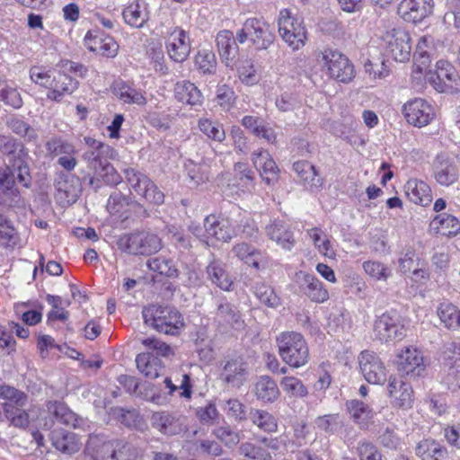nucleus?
<instances>
[{
  "label": "nucleus",
  "instance_id": "13d9d810",
  "mask_svg": "<svg viewBox=\"0 0 460 460\" xmlns=\"http://www.w3.org/2000/svg\"><path fill=\"white\" fill-rule=\"evenodd\" d=\"M294 171L300 180L309 186H317L319 180L316 179L317 173L314 165L307 161H298L293 164Z\"/></svg>",
  "mask_w": 460,
  "mask_h": 460
},
{
  "label": "nucleus",
  "instance_id": "5fc2aeb1",
  "mask_svg": "<svg viewBox=\"0 0 460 460\" xmlns=\"http://www.w3.org/2000/svg\"><path fill=\"white\" fill-rule=\"evenodd\" d=\"M198 126L205 136L214 141L222 142L226 138L224 128L218 122L202 118L199 120Z\"/></svg>",
  "mask_w": 460,
  "mask_h": 460
},
{
  "label": "nucleus",
  "instance_id": "c03bdc74",
  "mask_svg": "<svg viewBox=\"0 0 460 460\" xmlns=\"http://www.w3.org/2000/svg\"><path fill=\"white\" fill-rule=\"evenodd\" d=\"M207 273L209 279L219 288L229 291L233 285V281L225 270L224 264L219 261H213L207 267Z\"/></svg>",
  "mask_w": 460,
  "mask_h": 460
},
{
  "label": "nucleus",
  "instance_id": "49530a36",
  "mask_svg": "<svg viewBox=\"0 0 460 460\" xmlns=\"http://www.w3.org/2000/svg\"><path fill=\"white\" fill-rule=\"evenodd\" d=\"M347 409L353 420L360 427H366L373 418V410L365 402L358 400L348 402Z\"/></svg>",
  "mask_w": 460,
  "mask_h": 460
},
{
  "label": "nucleus",
  "instance_id": "0e129e2a",
  "mask_svg": "<svg viewBox=\"0 0 460 460\" xmlns=\"http://www.w3.org/2000/svg\"><path fill=\"white\" fill-rule=\"evenodd\" d=\"M46 149L54 155H75L76 151L73 144L60 137H55L46 143Z\"/></svg>",
  "mask_w": 460,
  "mask_h": 460
},
{
  "label": "nucleus",
  "instance_id": "a19ab883",
  "mask_svg": "<svg viewBox=\"0 0 460 460\" xmlns=\"http://www.w3.org/2000/svg\"><path fill=\"white\" fill-rule=\"evenodd\" d=\"M437 314L448 330H458L460 328V309L454 304L445 301L437 307Z\"/></svg>",
  "mask_w": 460,
  "mask_h": 460
},
{
  "label": "nucleus",
  "instance_id": "f03ea898",
  "mask_svg": "<svg viewBox=\"0 0 460 460\" xmlns=\"http://www.w3.org/2000/svg\"><path fill=\"white\" fill-rule=\"evenodd\" d=\"M144 323L158 332L177 336L185 328L182 314L169 305H150L143 308Z\"/></svg>",
  "mask_w": 460,
  "mask_h": 460
},
{
  "label": "nucleus",
  "instance_id": "58836bf2",
  "mask_svg": "<svg viewBox=\"0 0 460 460\" xmlns=\"http://www.w3.org/2000/svg\"><path fill=\"white\" fill-rule=\"evenodd\" d=\"M415 453L421 460H443L447 451L439 442L427 438L418 443Z\"/></svg>",
  "mask_w": 460,
  "mask_h": 460
},
{
  "label": "nucleus",
  "instance_id": "f257e3e1",
  "mask_svg": "<svg viewBox=\"0 0 460 460\" xmlns=\"http://www.w3.org/2000/svg\"><path fill=\"white\" fill-rule=\"evenodd\" d=\"M30 78L34 84L49 90L48 99L58 102L78 88L77 80L65 73L43 66L31 67Z\"/></svg>",
  "mask_w": 460,
  "mask_h": 460
},
{
  "label": "nucleus",
  "instance_id": "2eb2a0df",
  "mask_svg": "<svg viewBox=\"0 0 460 460\" xmlns=\"http://www.w3.org/2000/svg\"><path fill=\"white\" fill-rule=\"evenodd\" d=\"M204 243L208 245H214L216 242H229L235 234L228 218L213 214L204 219Z\"/></svg>",
  "mask_w": 460,
  "mask_h": 460
},
{
  "label": "nucleus",
  "instance_id": "c756f323",
  "mask_svg": "<svg viewBox=\"0 0 460 460\" xmlns=\"http://www.w3.org/2000/svg\"><path fill=\"white\" fill-rule=\"evenodd\" d=\"M404 191L407 198L417 205L426 207L431 203V190L423 181L410 179L404 185Z\"/></svg>",
  "mask_w": 460,
  "mask_h": 460
},
{
  "label": "nucleus",
  "instance_id": "680f3d73",
  "mask_svg": "<svg viewBox=\"0 0 460 460\" xmlns=\"http://www.w3.org/2000/svg\"><path fill=\"white\" fill-rule=\"evenodd\" d=\"M283 391L289 396L305 397L308 394V390L303 382L295 376H285L280 381Z\"/></svg>",
  "mask_w": 460,
  "mask_h": 460
},
{
  "label": "nucleus",
  "instance_id": "c85d7f7f",
  "mask_svg": "<svg viewBox=\"0 0 460 460\" xmlns=\"http://www.w3.org/2000/svg\"><path fill=\"white\" fill-rule=\"evenodd\" d=\"M50 439L57 450L68 455L78 452L82 445L76 434L64 429L53 430Z\"/></svg>",
  "mask_w": 460,
  "mask_h": 460
},
{
  "label": "nucleus",
  "instance_id": "dca6fc26",
  "mask_svg": "<svg viewBox=\"0 0 460 460\" xmlns=\"http://www.w3.org/2000/svg\"><path fill=\"white\" fill-rule=\"evenodd\" d=\"M402 113L409 124L418 128L427 126L435 117L433 106L422 98H414L404 103Z\"/></svg>",
  "mask_w": 460,
  "mask_h": 460
},
{
  "label": "nucleus",
  "instance_id": "de8ad7c7",
  "mask_svg": "<svg viewBox=\"0 0 460 460\" xmlns=\"http://www.w3.org/2000/svg\"><path fill=\"white\" fill-rule=\"evenodd\" d=\"M232 252L244 263L251 265L255 269L260 268L259 261L261 258V253L252 245L246 243H237L233 247Z\"/></svg>",
  "mask_w": 460,
  "mask_h": 460
},
{
  "label": "nucleus",
  "instance_id": "bb28decb",
  "mask_svg": "<svg viewBox=\"0 0 460 460\" xmlns=\"http://www.w3.org/2000/svg\"><path fill=\"white\" fill-rule=\"evenodd\" d=\"M267 236L282 249L290 251L296 241L288 226L280 220H273L266 226Z\"/></svg>",
  "mask_w": 460,
  "mask_h": 460
},
{
  "label": "nucleus",
  "instance_id": "79ce46f5",
  "mask_svg": "<svg viewBox=\"0 0 460 460\" xmlns=\"http://www.w3.org/2000/svg\"><path fill=\"white\" fill-rule=\"evenodd\" d=\"M137 369L147 378L155 379L159 376L163 365L158 357L150 352L140 353L136 358Z\"/></svg>",
  "mask_w": 460,
  "mask_h": 460
},
{
  "label": "nucleus",
  "instance_id": "e433bc0d",
  "mask_svg": "<svg viewBox=\"0 0 460 460\" xmlns=\"http://www.w3.org/2000/svg\"><path fill=\"white\" fill-rule=\"evenodd\" d=\"M430 225L438 234L447 237L456 236L460 233L459 219L450 214L442 213L437 215L432 219Z\"/></svg>",
  "mask_w": 460,
  "mask_h": 460
},
{
  "label": "nucleus",
  "instance_id": "a18cd8bd",
  "mask_svg": "<svg viewBox=\"0 0 460 460\" xmlns=\"http://www.w3.org/2000/svg\"><path fill=\"white\" fill-rule=\"evenodd\" d=\"M249 419L252 424L264 432L273 433L278 430L276 418L266 411L252 409L249 412Z\"/></svg>",
  "mask_w": 460,
  "mask_h": 460
},
{
  "label": "nucleus",
  "instance_id": "39448f33",
  "mask_svg": "<svg viewBox=\"0 0 460 460\" xmlns=\"http://www.w3.org/2000/svg\"><path fill=\"white\" fill-rule=\"evenodd\" d=\"M289 439L286 434L277 437H263L257 443H242L239 451L243 456L252 460H273L279 454L288 449Z\"/></svg>",
  "mask_w": 460,
  "mask_h": 460
},
{
  "label": "nucleus",
  "instance_id": "ddd939ff",
  "mask_svg": "<svg viewBox=\"0 0 460 460\" xmlns=\"http://www.w3.org/2000/svg\"><path fill=\"white\" fill-rule=\"evenodd\" d=\"M165 49L173 62L183 63L190 54L191 41L189 33L182 28H172L165 37Z\"/></svg>",
  "mask_w": 460,
  "mask_h": 460
},
{
  "label": "nucleus",
  "instance_id": "774afa93",
  "mask_svg": "<svg viewBox=\"0 0 460 460\" xmlns=\"http://www.w3.org/2000/svg\"><path fill=\"white\" fill-rule=\"evenodd\" d=\"M275 105L279 111L287 112L299 106V101L296 93L285 92L277 97Z\"/></svg>",
  "mask_w": 460,
  "mask_h": 460
},
{
  "label": "nucleus",
  "instance_id": "37998d69",
  "mask_svg": "<svg viewBox=\"0 0 460 460\" xmlns=\"http://www.w3.org/2000/svg\"><path fill=\"white\" fill-rule=\"evenodd\" d=\"M255 395L263 402H271L279 396V390L276 382L270 376H260L255 384Z\"/></svg>",
  "mask_w": 460,
  "mask_h": 460
},
{
  "label": "nucleus",
  "instance_id": "b1692460",
  "mask_svg": "<svg viewBox=\"0 0 460 460\" xmlns=\"http://www.w3.org/2000/svg\"><path fill=\"white\" fill-rule=\"evenodd\" d=\"M119 447H123L121 440L105 441L99 436H93L86 444V452L93 460H117Z\"/></svg>",
  "mask_w": 460,
  "mask_h": 460
},
{
  "label": "nucleus",
  "instance_id": "72a5a7b5",
  "mask_svg": "<svg viewBox=\"0 0 460 460\" xmlns=\"http://www.w3.org/2000/svg\"><path fill=\"white\" fill-rule=\"evenodd\" d=\"M93 171L94 175L90 179L89 184L95 190L101 187V181L107 185H117L122 181L120 174L107 160Z\"/></svg>",
  "mask_w": 460,
  "mask_h": 460
},
{
  "label": "nucleus",
  "instance_id": "412c9836",
  "mask_svg": "<svg viewBox=\"0 0 460 460\" xmlns=\"http://www.w3.org/2000/svg\"><path fill=\"white\" fill-rule=\"evenodd\" d=\"M387 394L391 404L402 410H409L413 404V390L411 385L402 378L390 376L387 384Z\"/></svg>",
  "mask_w": 460,
  "mask_h": 460
},
{
  "label": "nucleus",
  "instance_id": "c9c22d12",
  "mask_svg": "<svg viewBox=\"0 0 460 460\" xmlns=\"http://www.w3.org/2000/svg\"><path fill=\"white\" fill-rule=\"evenodd\" d=\"M0 401L3 411H11L14 406H26L28 395L17 388L3 384L0 385Z\"/></svg>",
  "mask_w": 460,
  "mask_h": 460
},
{
  "label": "nucleus",
  "instance_id": "7ed1b4c3",
  "mask_svg": "<svg viewBox=\"0 0 460 460\" xmlns=\"http://www.w3.org/2000/svg\"><path fill=\"white\" fill-rule=\"evenodd\" d=\"M279 354L289 367L299 368L310 359L308 345L304 337L296 332H283L276 338Z\"/></svg>",
  "mask_w": 460,
  "mask_h": 460
},
{
  "label": "nucleus",
  "instance_id": "f3484780",
  "mask_svg": "<svg viewBox=\"0 0 460 460\" xmlns=\"http://www.w3.org/2000/svg\"><path fill=\"white\" fill-rule=\"evenodd\" d=\"M438 48H443L439 41L436 42L430 35L421 36L413 53V73L422 75L429 67L431 59L437 55Z\"/></svg>",
  "mask_w": 460,
  "mask_h": 460
},
{
  "label": "nucleus",
  "instance_id": "f8f14e48",
  "mask_svg": "<svg viewBox=\"0 0 460 460\" xmlns=\"http://www.w3.org/2000/svg\"><path fill=\"white\" fill-rule=\"evenodd\" d=\"M125 177L135 192L154 204H162L164 200V193L144 173L128 168L124 171Z\"/></svg>",
  "mask_w": 460,
  "mask_h": 460
},
{
  "label": "nucleus",
  "instance_id": "a878e982",
  "mask_svg": "<svg viewBox=\"0 0 460 460\" xmlns=\"http://www.w3.org/2000/svg\"><path fill=\"white\" fill-rule=\"evenodd\" d=\"M122 17L128 26L143 28L149 20L148 4L146 0H132L123 9Z\"/></svg>",
  "mask_w": 460,
  "mask_h": 460
},
{
  "label": "nucleus",
  "instance_id": "338daca9",
  "mask_svg": "<svg viewBox=\"0 0 460 460\" xmlns=\"http://www.w3.org/2000/svg\"><path fill=\"white\" fill-rule=\"evenodd\" d=\"M164 384L166 388L169 389V394H173L175 392L179 391L180 397L190 399L192 394V385L190 384V378L187 374L182 376V379L179 385H174L172 380L168 377L164 379Z\"/></svg>",
  "mask_w": 460,
  "mask_h": 460
},
{
  "label": "nucleus",
  "instance_id": "473e14b6",
  "mask_svg": "<svg viewBox=\"0 0 460 460\" xmlns=\"http://www.w3.org/2000/svg\"><path fill=\"white\" fill-rule=\"evenodd\" d=\"M174 96L178 102L190 106L201 105L203 101L200 90L195 84L187 80L178 82L175 84Z\"/></svg>",
  "mask_w": 460,
  "mask_h": 460
},
{
  "label": "nucleus",
  "instance_id": "09e8293b",
  "mask_svg": "<svg viewBox=\"0 0 460 460\" xmlns=\"http://www.w3.org/2000/svg\"><path fill=\"white\" fill-rule=\"evenodd\" d=\"M151 422L154 428L165 435H173L180 430L175 418L164 411L155 412L152 415Z\"/></svg>",
  "mask_w": 460,
  "mask_h": 460
},
{
  "label": "nucleus",
  "instance_id": "9d476101",
  "mask_svg": "<svg viewBox=\"0 0 460 460\" xmlns=\"http://www.w3.org/2000/svg\"><path fill=\"white\" fill-rule=\"evenodd\" d=\"M436 69L426 70L427 82L438 92L446 93L458 89L459 76L456 68L447 60L440 59L436 63Z\"/></svg>",
  "mask_w": 460,
  "mask_h": 460
},
{
  "label": "nucleus",
  "instance_id": "1a4fd4ad",
  "mask_svg": "<svg viewBox=\"0 0 460 460\" xmlns=\"http://www.w3.org/2000/svg\"><path fill=\"white\" fill-rule=\"evenodd\" d=\"M374 332L381 342L402 341L406 335L403 319L396 312H385L375 321Z\"/></svg>",
  "mask_w": 460,
  "mask_h": 460
},
{
  "label": "nucleus",
  "instance_id": "4d7b16f0",
  "mask_svg": "<svg viewBox=\"0 0 460 460\" xmlns=\"http://www.w3.org/2000/svg\"><path fill=\"white\" fill-rule=\"evenodd\" d=\"M19 242V236L11 222L0 215V245L14 247Z\"/></svg>",
  "mask_w": 460,
  "mask_h": 460
},
{
  "label": "nucleus",
  "instance_id": "8fccbe9b",
  "mask_svg": "<svg viewBox=\"0 0 460 460\" xmlns=\"http://www.w3.org/2000/svg\"><path fill=\"white\" fill-rule=\"evenodd\" d=\"M195 67L203 75H214L217 70V58L213 51L199 49L194 59Z\"/></svg>",
  "mask_w": 460,
  "mask_h": 460
},
{
  "label": "nucleus",
  "instance_id": "a211bd4d",
  "mask_svg": "<svg viewBox=\"0 0 460 460\" xmlns=\"http://www.w3.org/2000/svg\"><path fill=\"white\" fill-rule=\"evenodd\" d=\"M396 364L398 370L410 377L420 376L426 369L421 351L413 346L404 347L398 352Z\"/></svg>",
  "mask_w": 460,
  "mask_h": 460
},
{
  "label": "nucleus",
  "instance_id": "e2e57ef3",
  "mask_svg": "<svg viewBox=\"0 0 460 460\" xmlns=\"http://www.w3.org/2000/svg\"><path fill=\"white\" fill-rule=\"evenodd\" d=\"M254 295L263 305L275 308L279 305V298L274 289L265 283H259L254 288Z\"/></svg>",
  "mask_w": 460,
  "mask_h": 460
},
{
  "label": "nucleus",
  "instance_id": "6e6d98bb",
  "mask_svg": "<svg viewBox=\"0 0 460 460\" xmlns=\"http://www.w3.org/2000/svg\"><path fill=\"white\" fill-rule=\"evenodd\" d=\"M148 268L156 271L161 275H164L169 278H175L178 276V270L171 259H167L163 256H159L151 259L147 261Z\"/></svg>",
  "mask_w": 460,
  "mask_h": 460
},
{
  "label": "nucleus",
  "instance_id": "aec40b11",
  "mask_svg": "<svg viewBox=\"0 0 460 460\" xmlns=\"http://www.w3.org/2000/svg\"><path fill=\"white\" fill-rule=\"evenodd\" d=\"M214 321L219 328L225 330H240L244 326V320L238 306L225 298L217 302Z\"/></svg>",
  "mask_w": 460,
  "mask_h": 460
},
{
  "label": "nucleus",
  "instance_id": "0eeeda50",
  "mask_svg": "<svg viewBox=\"0 0 460 460\" xmlns=\"http://www.w3.org/2000/svg\"><path fill=\"white\" fill-rule=\"evenodd\" d=\"M236 39L241 44L249 40L256 49L261 50L273 43L275 36L268 22L259 18H249L236 32Z\"/></svg>",
  "mask_w": 460,
  "mask_h": 460
},
{
  "label": "nucleus",
  "instance_id": "9b49d317",
  "mask_svg": "<svg viewBox=\"0 0 460 460\" xmlns=\"http://www.w3.org/2000/svg\"><path fill=\"white\" fill-rule=\"evenodd\" d=\"M359 371L367 382L384 385L388 370L380 357L372 350H363L358 357Z\"/></svg>",
  "mask_w": 460,
  "mask_h": 460
},
{
  "label": "nucleus",
  "instance_id": "4468645a",
  "mask_svg": "<svg viewBox=\"0 0 460 460\" xmlns=\"http://www.w3.org/2000/svg\"><path fill=\"white\" fill-rule=\"evenodd\" d=\"M387 51L398 62L408 61L411 53L409 33L401 28L387 31L383 36Z\"/></svg>",
  "mask_w": 460,
  "mask_h": 460
},
{
  "label": "nucleus",
  "instance_id": "2f4dec72",
  "mask_svg": "<svg viewBox=\"0 0 460 460\" xmlns=\"http://www.w3.org/2000/svg\"><path fill=\"white\" fill-rule=\"evenodd\" d=\"M232 31L228 30L220 31L216 38L217 46L222 61L226 66H230L237 55L238 47Z\"/></svg>",
  "mask_w": 460,
  "mask_h": 460
},
{
  "label": "nucleus",
  "instance_id": "69168bd1",
  "mask_svg": "<svg viewBox=\"0 0 460 460\" xmlns=\"http://www.w3.org/2000/svg\"><path fill=\"white\" fill-rule=\"evenodd\" d=\"M262 158H265V162L259 170L261 177L267 184L273 183L278 180L279 168L270 153H263Z\"/></svg>",
  "mask_w": 460,
  "mask_h": 460
},
{
  "label": "nucleus",
  "instance_id": "3c124183",
  "mask_svg": "<svg viewBox=\"0 0 460 460\" xmlns=\"http://www.w3.org/2000/svg\"><path fill=\"white\" fill-rule=\"evenodd\" d=\"M114 150L106 144H103V147H96L86 150L83 158L87 163L88 167L91 170H94L97 166L106 161L105 156L112 157Z\"/></svg>",
  "mask_w": 460,
  "mask_h": 460
},
{
  "label": "nucleus",
  "instance_id": "6ab92c4d",
  "mask_svg": "<svg viewBox=\"0 0 460 460\" xmlns=\"http://www.w3.org/2000/svg\"><path fill=\"white\" fill-rule=\"evenodd\" d=\"M220 379L232 387H240L248 376V366L241 357H229L221 364Z\"/></svg>",
  "mask_w": 460,
  "mask_h": 460
},
{
  "label": "nucleus",
  "instance_id": "4c0bfd02",
  "mask_svg": "<svg viewBox=\"0 0 460 460\" xmlns=\"http://www.w3.org/2000/svg\"><path fill=\"white\" fill-rule=\"evenodd\" d=\"M307 235L310 237L314 246L320 254L328 259H335L336 251L331 238L320 227L308 229Z\"/></svg>",
  "mask_w": 460,
  "mask_h": 460
},
{
  "label": "nucleus",
  "instance_id": "bf43d9fd",
  "mask_svg": "<svg viewBox=\"0 0 460 460\" xmlns=\"http://www.w3.org/2000/svg\"><path fill=\"white\" fill-rule=\"evenodd\" d=\"M25 406H14L11 411H4L5 418L10 424L17 429H26L30 425L29 411Z\"/></svg>",
  "mask_w": 460,
  "mask_h": 460
},
{
  "label": "nucleus",
  "instance_id": "cd10ccee",
  "mask_svg": "<svg viewBox=\"0 0 460 460\" xmlns=\"http://www.w3.org/2000/svg\"><path fill=\"white\" fill-rule=\"evenodd\" d=\"M113 93L118 99L127 104L144 106L147 102L145 93L141 89L124 81H117L114 83Z\"/></svg>",
  "mask_w": 460,
  "mask_h": 460
},
{
  "label": "nucleus",
  "instance_id": "ea45409f",
  "mask_svg": "<svg viewBox=\"0 0 460 460\" xmlns=\"http://www.w3.org/2000/svg\"><path fill=\"white\" fill-rule=\"evenodd\" d=\"M81 191L80 179L75 175H66L64 181L58 182V196L68 204L76 202Z\"/></svg>",
  "mask_w": 460,
  "mask_h": 460
},
{
  "label": "nucleus",
  "instance_id": "5701e85b",
  "mask_svg": "<svg viewBox=\"0 0 460 460\" xmlns=\"http://www.w3.org/2000/svg\"><path fill=\"white\" fill-rule=\"evenodd\" d=\"M433 0H402L398 13L406 22H419L432 13Z\"/></svg>",
  "mask_w": 460,
  "mask_h": 460
},
{
  "label": "nucleus",
  "instance_id": "7c9ffc66",
  "mask_svg": "<svg viewBox=\"0 0 460 460\" xmlns=\"http://www.w3.org/2000/svg\"><path fill=\"white\" fill-rule=\"evenodd\" d=\"M46 407L48 412L62 424L76 429L80 428L84 422L83 419L79 418L62 402L49 401Z\"/></svg>",
  "mask_w": 460,
  "mask_h": 460
},
{
  "label": "nucleus",
  "instance_id": "393cba45",
  "mask_svg": "<svg viewBox=\"0 0 460 460\" xmlns=\"http://www.w3.org/2000/svg\"><path fill=\"white\" fill-rule=\"evenodd\" d=\"M434 177L441 186L453 185L459 178L457 164L451 158L438 155L434 164Z\"/></svg>",
  "mask_w": 460,
  "mask_h": 460
},
{
  "label": "nucleus",
  "instance_id": "f704fd0d",
  "mask_svg": "<svg viewBox=\"0 0 460 460\" xmlns=\"http://www.w3.org/2000/svg\"><path fill=\"white\" fill-rule=\"evenodd\" d=\"M302 287L305 296L315 303H323L329 298L328 290L314 275L305 273Z\"/></svg>",
  "mask_w": 460,
  "mask_h": 460
},
{
  "label": "nucleus",
  "instance_id": "864d4df0",
  "mask_svg": "<svg viewBox=\"0 0 460 460\" xmlns=\"http://www.w3.org/2000/svg\"><path fill=\"white\" fill-rule=\"evenodd\" d=\"M0 99L6 105L14 109H19L22 106V99L16 87L10 86L6 80L0 77Z\"/></svg>",
  "mask_w": 460,
  "mask_h": 460
},
{
  "label": "nucleus",
  "instance_id": "4be33fe9",
  "mask_svg": "<svg viewBox=\"0 0 460 460\" xmlns=\"http://www.w3.org/2000/svg\"><path fill=\"white\" fill-rule=\"evenodd\" d=\"M84 41L87 49L102 57L114 58L118 54L119 44L111 36L104 32L89 31Z\"/></svg>",
  "mask_w": 460,
  "mask_h": 460
},
{
  "label": "nucleus",
  "instance_id": "6e6552de",
  "mask_svg": "<svg viewBox=\"0 0 460 460\" xmlns=\"http://www.w3.org/2000/svg\"><path fill=\"white\" fill-rule=\"evenodd\" d=\"M117 244L128 254L150 255L162 248V240L156 234L140 232L120 236Z\"/></svg>",
  "mask_w": 460,
  "mask_h": 460
},
{
  "label": "nucleus",
  "instance_id": "052dcab7",
  "mask_svg": "<svg viewBox=\"0 0 460 460\" xmlns=\"http://www.w3.org/2000/svg\"><path fill=\"white\" fill-rule=\"evenodd\" d=\"M363 269L370 278L377 281H386L392 275L391 270L377 261H367L363 263Z\"/></svg>",
  "mask_w": 460,
  "mask_h": 460
},
{
  "label": "nucleus",
  "instance_id": "603ef678",
  "mask_svg": "<svg viewBox=\"0 0 460 460\" xmlns=\"http://www.w3.org/2000/svg\"><path fill=\"white\" fill-rule=\"evenodd\" d=\"M47 302L52 305V309L48 314L49 321L59 320L65 322L67 320L68 312L65 310V307L70 305L68 300L65 301L59 296L48 295Z\"/></svg>",
  "mask_w": 460,
  "mask_h": 460
},
{
  "label": "nucleus",
  "instance_id": "20e7f679",
  "mask_svg": "<svg viewBox=\"0 0 460 460\" xmlns=\"http://www.w3.org/2000/svg\"><path fill=\"white\" fill-rule=\"evenodd\" d=\"M316 65L328 76L341 83H349L355 77V69L349 59L338 50L326 48L314 53Z\"/></svg>",
  "mask_w": 460,
  "mask_h": 460
},
{
  "label": "nucleus",
  "instance_id": "423d86ee",
  "mask_svg": "<svg viewBox=\"0 0 460 460\" xmlns=\"http://www.w3.org/2000/svg\"><path fill=\"white\" fill-rule=\"evenodd\" d=\"M278 25L279 36L290 49L299 50L305 45L307 32L302 18L284 9L279 12Z\"/></svg>",
  "mask_w": 460,
  "mask_h": 460
}]
</instances>
